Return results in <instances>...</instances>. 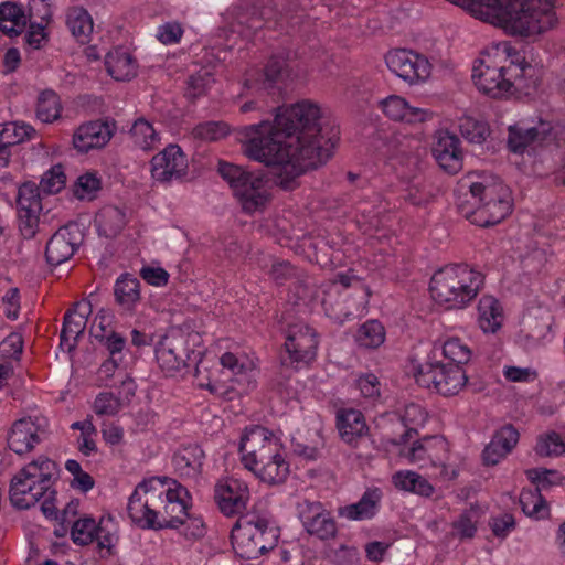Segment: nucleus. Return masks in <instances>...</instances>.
I'll return each instance as SVG.
<instances>
[{
  "label": "nucleus",
  "instance_id": "1",
  "mask_svg": "<svg viewBox=\"0 0 565 565\" xmlns=\"http://www.w3.org/2000/svg\"><path fill=\"white\" fill-rule=\"evenodd\" d=\"M320 107L309 100L279 107L274 122L260 121L239 130L243 153L274 167V182L285 191L297 186L307 170L323 166L334 142L321 134Z\"/></svg>",
  "mask_w": 565,
  "mask_h": 565
},
{
  "label": "nucleus",
  "instance_id": "2",
  "mask_svg": "<svg viewBox=\"0 0 565 565\" xmlns=\"http://www.w3.org/2000/svg\"><path fill=\"white\" fill-rule=\"evenodd\" d=\"M498 52L504 56L502 62L490 55L482 58L472 68V79L477 88L491 98H502L515 92H525L536 87L534 67L509 43L502 42Z\"/></svg>",
  "mask_w": 565,
  "mask_h": 565
},
{
  "label": "nucleus",
  "instance_id": "3",
  "mask_svg": "<svg viewBox=\"0 0 565 565\" xmlns=\"http://www.w3.org/2000/svg\"><path fill=\"white\" fill-rule=\"evenodd\" d=\"M458 212L481 227L495 225L511 212L513 200L510 189L499 178L468 180L460 183L456 200Z\"/></svg>",
  "mask_w": 565,
  "mask_h": 565
},
{
  "label": "nucleus",
  "instance_id": "4",
  "mask_svg": "<svg viewBox=\"0 0 565 565\" xmlns=\"http://www.w3.org/2000/svg\"><path fill=\"white\" fill-rule=\"evenodd\" d=\"M58 467L47 457H39L20 469L11 479L9 498L13 507L26 510L41 499V511L50 520L58 519L54 483Z\"/></svg>",
  "mask_w": 565,
  "mask_h": 565
},
{
  "label": "nucleus",
  "instance_id": "5",
  "mask_svg": "<svg viewBox=\"0 0 565 565\" xmlns=\"http://www.w3.org/2000/svg\"><path fill=\"white\" fill-rule=\"evenodd\" d=\"M242 462L257 478L268 484L284 483L290 472L289 462L280 441L271 430L252 426L245 430L239 444Z\"/></svg>",
  "mask_w": 565,
  "mask_h": 565
},
{
  "label": "nucleus",
  "instance_id": "6",
  "mask_svg": "<svg viewBox=\"0 0 565 565\" xmlns=\"http://www.w3.org/2000/svg\"><path fill=\"white\" fill-rule=\"evenodd\" d=\"M483 275L467 264H450L433 275L429 290L433 299L446 309H462L479 294Z\"/></svg>",
  "mask_w": 565,
  "mask_h": 565
},
{
  "label": "nucleus",
  "instance_id": "7",
  "mask_svg": "<svg viewBox=\"0 0 565 565\" xmlns=\"http://www.w3.org/2000/svg\"><path fill=\"white\" fill-rule=\"evenodd\" d=\"M278 539L277 527L266 516L256 513L241 515L231 532L233 548L244 559H256L274 550Z\"/></svg>",
  "mask_w": 565,
  "mask_h": 565
},
{
  "label": "nucleus",
  "instance_id": "8",
  "mask_svg": "<svg viewBox=\"0 0 565 565\" xmlns=\"http://www.w3.org/2000/svg\"><path fill=\"white\" fill-rule=\"evenodd\" d=\"M217 171L228 183L244 213L254 214L265 210L270 193L263 173L250 172L225 161L218 162Z\"/></svg>",
  "mask_w": 565,
  "mask_h": 565
},
{
  "label": "nucleus",
  "instance_id": "9",
  "mask_svg": "<svg viewBox=\"0 0 565 565\" xmlns=\"http://www.w3.org/2000/svg\"><path fill=\"white\" fill-rule=\"evenodd\" d=\"M199 343L200 335L196 332L185 333L178 330L164 335L154 350L158 366L167 376L181 374L189 367L191 354L195 355V350L190 344L194 348Z\"/></svg>",
  "mask_w": 565,
  "mask_h": 565
},
{
  "label": "nucleus",
  "instance_id": "10",
  "mask_svg": "<svg viewBox=\"0 0 565 565\" xmlns=\"http://www.w3.org/2000/svg\"><path fill=\"white\" fill-rule=\"evenodd\" d=\"M166 481L159 478L143 480L137 484L127 504L128 515L141 529H156L157 510L163 503Z\"/></svg>",
  "mask_w": 565,
  "mask_h": 565
},
{
  "label": "nucleus",
  "instance_id": "11",
  "mask_svg": "<svg viewBox=\"0 0 565 565\" xmlns=\"http://www.w3.org/2000/svg\"><path fill=\"white\" fill-rule=\"evenodd\" d=\"M416 382L426 388H434L444 396H452L466 385L468 377L462 366L441 361L425 362L413 367Z\"/></svg>",
  "mask_w": 565,
  "mask_h": 565
},
{
  "label": "nucleus",
  "instance_id": "12",
  "mask_svg": "<svg viewBox=\"0 0 565 565\" xmlns=\"http://www.w3.org/2000/svg\"><path fill=\"white\" fill-rule=\"evenodd\" d=\"M564 139V130L559 125L539 119L533 126L524 121L508 128V148L511 152L522 154L530 147L557 143Z\"/></svg>",
  "mask_w": 565,
  "mask_h": 565
},
{
  "label": "nucleus",
  "instance_id": "13",
  "mask_svg": "<svg viewBox=\"0 0 565 565\" xmlns=\"http://www.w3.org/2000/svg\"><path fill=\"white\" fill-rule=\"evenodd\" d=\"M287 359H282V372H289V365L295 369L308 365L315 360L318 348L316 331L306 323L289 326L285 341Z\"/></svg>",
  "mask_w": 565,
  "mask_h": 565
},
{
  "label": "nucleus",
  "instance_id": "14",
  "mask_svg": "<svg viewBox=\"0 0 565 565\" xmlns=\"http://www.w3.org/2000/svg\"><path fill=\"white\" fill-rule=\"evenodd\" d=\"M388 70L408 85H420L431 75L433 65L424 54L407 49H395L385 55Z\"/></svg>",
  "mask_w": 565,
  "mask_h": 565
},
{
  "label": "nucleus",
  "instance_id": "15",
  "mask_svg": "<svg viewBox=\"0 0 565 565\" xmlns=\"http://www.w3.org/2000/svg\"><path fill=\"white\" fill-rule=\"evenodd\" d=\"M166 488L163 503L157 510V524L154 530L178 529L188 519L189 491L175 480Z\"/></svg>",
  "mask_w": 565,
  "mask_h": 565
},
{
  "label": "nucleus",
  "instance_id": "16",
  "mask_svg": "<svg viewBox=\"0 0 565 565\" xmlns=\"http://www.w3.org/2000/svg\"><path fill=\"white\" fill-rule=\"evenodd\" d=\"M47 423L44 417H24L15 420L8 434V446L18 455L34 449L46 435Z\"/></svg>",
  "mask_w": 565,
  "mask_h": 565
},
{
  "label": "nucleus",
  "instance_id": "17",
  "mask_svg": "<svg viewBox=\"0 0 565 565\" xmlns=\"http://www.w3.org/2000/svg\"><path fill=\"white\" fill-rule=\"evenodd\" d=\"M186 170L188 159L178 145H168L151 159V175L162 184L182 179Z\"/></svg>",
  "mask_w": 565,
  "mask_h": 565
},
{
  "label": "nucleus",
  "instance_id": "18",
  "mask_svg": "<svg viewBox=\"0 0 565 565\" xmlns=\"http://www.w3.org/2000/svg\"><path fill=\"white\" fill-rule=\"evenodd\" d=\"M249 497L247 483L236 478L223 479L214 488V500L226 516L243 515Z\"/></svg>",
  "mask_w": 565,
  "mask_h": 565
},
{
  "label": "nucleus",
  "instance_id": "19",
  "mask_svg": "<svg viewBox=\"0 0 565 565\" xmlns=\"http://www.w3.org/2000/svg\"><path fill=\"white\" fill-rule=\"evenodd\" d=\"M83 241L77 225L60 227L49 239L45 248V258L49 265L58 266L67 262L77 250Z\"/></svg>",
  "mask_w": 565,
  "mask_h": 565
},
{
  "label": "nucleus",
  "instance_id": "20",
  "mask_svg": "<svg viewBox=\"0 0 565 565\" xmlns=\"http://www.w3.org/2000/svg\"><path fill=\"white\" fill-rule=\"evenodd\" d=\"M116 131L114 120H93L81 125L73 135L74 148L81 153L104 148Z\"/></svg>",
  "mask_w": 565,
  "mask_h": 565
},
{
  "label": "nucleus",
  "instance_id": "21",
  "mask_svg": "<svg viewBox=\"0 0 565 565\" xmlns=\"http://www.w3.org/2000/svg\"><path fill=\"white\" fill-rule=\"evenodd\" d=\"M92 303L87 300H82L73 305L63 318V327L60 334L61 347L66 350H73L78 338L84 333L88 317L92 315Z\"/></svg>",
  "mask_w": 565,
  "mask_h": 565
},
{
  "label": "nucleus",
  "instance_id": "22",
  "mask_svg": "<svg viewBox=\"0 0 565 565\" xmlns=\"http://www.w3.org/2000/svg\"><path fill=\"white\" fill-rule=\"evenodd\" d=\"M433 154L443 170L455 174L462 169V151L459 138L447 130L439 131L433 146Z\"/></svg>",
  "mask_w": 565,
  "mask_h": 565
},
{
  "label": "nucleus",
  "instance_id": "23",
  "mask_svg": "<svg viewBox=\"0 0 565 565\" xmlns=\"http://www.w3.org/2000/svg\"><path fill=\"white\" fill-rule=\"evenodd\" d=\"M337 427L341 439L352 447H359L367 441L369 427L360 411L353 408L339 411Z\"/></svg>",
  "mask_w": 565,
  "mask_h": 565
},
{
  "label": "nucleus",
  "instance_id": "24",
  "mask_svg": "<svg viewBox=\"0 0 565 565\" xmlns=\"http://www.w3.org/2000/svg\"><path fill=\"white\" fill-rule=\"evenodd\" d=\"M302 524L307 532L316 535L321 540L334 537L337 534V525L334 520L322 510L319 502H306L305 508L300 511Z\"/></svg>",
  "mask_w": 565,
  "mask_h": 565
},
{
  "label": "nucleus",
  "instance_id": "25",
  "mask_svg": "<svg viewBox=\"0 0 565 565\" xmlns=\"http://www.w3.org/2000/svg\"><path fill=\"white\" fill-rule=\"evenodd\" d=\"M379 106L392 120L406 124L424 122L430 116L427 109L411 106L405 98L397 95H391L382 99Z\"/></svg>",
  "mask_w": 565,
  "mask_h": 565
},
{
  "label": "nucleus",
  "instance_id": "26",
  "mask_svg": "<svg viewBox=\"0 0 565 565\" xmlns=\"http://www.w3.org/2000/svg\"><path fill=\"white\" fill-rule=\"evenodd\" d=\"M519 440V431L512 425H505L499 429L486 446L482 452L484 465L499 463L515 447Z\"/></svg>",
  "mask_w": 565,
  "mask_h": 565
},
{
  "label": "nucleus",
  "instance_id": "27",
  "mask_svg": "<svg viewBox=\"0 0 565 565\" xmlns=\"http://www.w3.org/2000/svg\"><path fill=\"white\" fill-rule=\"evenodd\" d=\"M105 66L108 74L116 81H130L137 75L136 58L121 47L107 53Z\"/></svg>",
  "mask_w": 565,
  "mask_h": 565
},
{
  "label": "nucleus",
  "instance_id": "28",
  "mask_svg": "<svg viewBox=\"0 0 565 565\" xmlns=\"http://www.w3.org/2000/svg\"><path fill=\"white\" fill-rule=\"evenodd\" d=\"M380 499L381 494L377 489H369L363 493L358 502L340 507L338 509V515L349 521L371 519L375 515Z\"/></svg>",
  "mask_w": 565,
  "mask_h": 565
},
{
  "label": "nucleus",
  "instance_id": "29",
  "mask_svg": "<svg viewBox=\"0 0 565 565\" xmlns=\"http://www.w3.org/2000/svg\"><path fill=\"white\" fill-rule=\"evenodd\" d=\"M290 51L282 49L274 53L264 66V81L265 88H274L284 83L290 75L289 60Z\"/></svg>",
  "mask_w": 565,
  "mask_h": 565
},
{
  "label": "nucleus",
  "instance_id": "30",
  "mask_svg": "<svg viewBox=\"0 0 565 565\" xmlns=\"http://www.w3.org/2000/svg\"><path fill=\"white\" fill-rule=\"evenodd\" d=\"M478 322L486 333L497 332L503 322V310L497 298L484 295L478 303Z\"/></svg>",
  "mask_w": 565,
  "mask_h": 565
},
{
  "label": "nucleus",
  "instance_id": "31",
  "mask_svg": "<svg viewBox=\"0 0 565 565\" xmlns=\"http://www.w3.org/2000/svg\"><path fill=\"white\" fill-rule=\"evenodd\" d=\"M204 457V451L199 445H191L173 456V465L181 476L196 478L201 473Z\"/></svg>",
  "mask_w": 565,
  "mask_h": 565
},
{
  "label": "nucleus",
  "instance_id": "32",
  "mask_svg": "<svg viewBox=\"0 0 565 565\" xmlns=\"http://www.w3.org/2000/svg\"><path fill=\"white\" fill-rule=\"evenodd\" d=\"M553 315L548 307H531L526 311L525 323L529 329V338L540 341L546 339L552 330Z\"/></svg>",
  "mask_w": 565,
  "mask_h": 565
},
{
  "label": "nucleus",
  "instance_id": "33",
  "mask_svg": "<svg viewBox=\"0 0 565 565\" xmlns=\"http://www.w3.org/2000/svg\"><path fill=\"white\" fill-rule=\"evenodd\" d=\"M114 295L124 310H132L141 298L139 279L127 273L120 275L115 282Z\"/></svg>",
  "mask_w": 565,
  "mask_h": 565
},
{
  "label": "nucleus",
  "instance_id": "34",
  "mask_svg": "<svg viewBox=\"0 0 565 565\" xmlns=\"http://www.w3.org/2000/svg\"><path fill=\"white\" fill-rule=\"evenodd\" d=\"M28 18L23 9L13 2L0 3V30L9 36L21 34L26 25Z\"/></svg>",
  "mask_w": 565,
  "mask_h": 565
},
{
  "label": "nucleus",
  "instance_id": "35",
  "mask_svg": "<svg viewBox=\"0 0 565 565\" xmlns=\"http://www.w3.org/2000/svg\"><path fill=\"white\" fill-rule=\"evenodd\" d=\"M66 25L72 35L82 44L89 41L93 32V19L87 10L73 7L66 13Z\"/></svg>",
  "mask_w": 565,
  "mask_h": 565
},
{
  "label": "nucleus",
  "instance_id": "36",
  "mask_svg": "<svg viewBox=\"0 0 565 565\" xmlns=\"http://www.w3.org/2000/svg\"><path fill=\"white\" fill-rule=\"evenodd\" d=\"M63 110L60 96L53 89L42 90L36 98L35 116L44 124L60 119Z\"/></svg>",
  "mask_w": 565,
  "mask_h": 565
},
{
  "label": "nucleus",
  "instance_id": "37",
  "mask_svg": "<svg viewBox=\"0 0 565 565\" xmlns=\"http://www.w3.org/2000/svg\"><path fill=\"white\" fill-rule=\"evenodd\" d=\"M392 481L397 489L423 497H430L434 492V487L427 479L411 470L397 471L393 475Z\"/></svg>",
  "mask_w": 565,
  "mask_h": 565
},
{
  "label": "nucleus",
  "instance_id": "38",
  "mask_svg": "<svg viewBox=\"0 0 565 565\" xmlns=\"http://www.w3.org/2000/svg\"><path fill=\"white\" fill-rule=\"evenodd\" d=\"M427 420V412L418 404L412 403L404 409L402 422L406 427V431L398 440H392L394 445L406 444L408 439L417 434V427L423 426Z\"/></svg>",
  "mask_w": 565,
  "mask_h": 565
},
{
  "label": "nucleus",
  "instance_id": "39",
  "mask_svg": "<svg viewBox=\"0 0 565 565\" xmlns=\"http://www.w3.org/2000/svg\"><path fill=\"white\" fill-rule=\"evenodd\" d=\"M385 340V329L377 320H367L356 331V343L365 349H376Z\"/></svg>",
  "mask_w": 565,
  "mask_h": 565
},
{
  "label": "nucleus",
  "instance_id": "40",
  "mask_svg": "<svg viewBox=\"0 0 565 565\" xmlns=\"http://www.w3.org/2000/svg\"><path fill=\"white\" fill-rule=\"evenodd\" d=\"M522 511L531 518L542 520L548 516L550 509L546 500L537 490H522L520 494Z\"/></svg>",
  "mask_w": 565,
  "mask_h": 565
},
{
  "label": "nucleus",
  "instance_id": "41",
  "mask_svg": "<svg viewBox=\"0 0 565 565\" xmlns=\"http://www.w3.org/2000/svg\"><path fill=\"white\" fill-rule=\"evenodd\" d=\"M35 135L36 130L30 124L23 121L0 125V139L11 146L31 140Z\"/></svg>",
  "mask_w": 565,
  "mask_h": 565
},
{
  "label": "nucleus",
  "instance_id": "42",
  "mask_svg": "<svg viewBox=\"0 0 565 565\" xmlns=\"http://www.w3.org/2000/svg\"><path fill=\"white\" fill-rule=\"evenodd\" d=\"M40 188L32 181L22 183L18 189L17 210L18 212H41L42 203Z\"/></svg>",
  "mask_w": 565,
  "mask_h": 565
},
{
  "label": "nucleus",
  "instance_id": "43",
  "mask_svg": "<svg viewBox=\"0 0 565 565\" xmlns=\"http://www.w3.org/2000/svg\"><path fill=\"white\" fill-rule=\"evenodd\" d=\"M459 131L467 141L477 145L483 143L490 135L487 122L470 116H462L459 119Z\"/></svg>",
  "mask_w": 565,
  "mask_h": 565
},
{
  "label": "nucleus",
  "instance_id": "44",
  "mask_svg": "<svg viewBox=\"0 0 565 565\" xmlns=\"http://www.w3.org/2000/svg\"><path fill=\"white\" fill-rule=\"evenodd\" d=\"M440 349L444 358L448 361L447 363H451L452 365L462 366L468 363L471 358L469 347L457 338L447 340Z\"/></svg>",
  "mask_w": 565,
  "mask_h": 565
},
{
  "label": "nucleus",
  "instance_id": "45",
  "mask_svg": "<svg viewBox=\"0 0 565 565\" xmlns=\"http://www.w3.org/2000/svg\"><path fill=\"white\" fill-rule=\"evenodd\" d=\"M424 450L427 461L433 466H445L448 460V443L439 436H428L424 438Z\"/></svg>",
  "mask_w": 565,
  "mask_h": 565
},
{
  "label": "nucleus",
  "instance_id": "46",
  "mask_svg": "<svg viewBox=\"0 0 565 565\" xmlns=\"http://www.w3.org/2000/svg\"><path fill=\"white\" fill-rule=\"evenodd\" d=\"M130 134L135 143L143 150L152 148L158 140L154 128L145 118H138L134 122Z\"/></svg>",
  "mask_w": 565,
  "mask_h": 565
},
{
  "label": "nucleus",
  "instance_id": "47",
  "mask_svg": "<svg viewBox=\"0 0 565 565\" xmlns=\"http://www.w3.org/2000/svg\"><path fill=\"white\" fill-rule=\"evenodd\" d=\"M99 529L93 518H84L74 522L71 535L74 543L87 545L94 542L95 537L98 536Z\"/></svg>",
  "mask_w": 565,
  "mask_h": 565
},
{
  "label": "nucleus",
  "instance_id": "48",
  "mask_svg": "<svg viewBox=\"0 0 565 565\" xmlns=\"http://www.w3.org/2000/svg\"><path fill=\"white\" fill-rule=\"evenodd\" d=\"M535 451L541 457L559 456L565 454L564 437L555 431L540 436L535 446Z\"/></svg>",
  "mask_w": 565,
  "mask_h": 565
},
{
  "label": "nucleus",
  "instance_id": "49",
  "mask_svg": "<svg viewBox=\"0 0 565 565\" xmlns=\"http://www.w3.org/2000/svg\"><path fill=\"white\" fill-rule=\"evenodd\" d=\"M213 83L214 78L207 71L191 75L186 82L185 97L194 102L196 98L205 95Z\"/></svg>",
  "mask_w": 565,
  "mask_h": 565
},
{
  "label": "nucleus",
  "instance_id": "50",
  "mask_svg": "<svg viewBox=\"0 0 565 565\" xmlns=\"http://www.w3.org/2000/svg\"><path fill=\"white\" fill-rule=\"evenodd\" d=\"M527 479L536 486L535 490H546L562 481V477L556 470L545 468H532L525 471Z\"/></svg>",
  "mask_w": 565,
  "mask_h": 565
},
{
  "label": "nucleus",
  "instance_id": "51",
  "mask_svg": "<svg viewBox=\"0 0 565 565\" xmlns=\"http://www.w3.org/2000/svg\"><path fill=\"white\" fill-rule=\"evenodd\" d=\"M66 183V175L62 164L53 166L46 171L40 182V186L43 192L47 194L58 193Z\"/></svg>",
  "mask_w": 565,
  "mask_h": 565
},
{
  "label": "nucleus",
  "instance_id": "52",
  "mask_svg": "<svg viewBox=\"0 0 565 565\" xmlns=\"http://www.w3.org/2000/svg\"><path fill=\"white\" fill-rule=\"evenodd\" d=\"M193 134L196 138L215 141L228 134V126L222 121H207L198 125Z\"/></svg>",
  "mask_w": 565,
  "mask_h": 565
},
{
  "label": "nucleus",
  "instance_id": "53",
  "mask_svg": "<svg viewBox=\"0 0 565 565\" xmlns=\"http://www.w3.org/2000/svg\"><path fill=\"white\" fill-rule=\"evenodd\" d=\"M120 408V398L109 392L99 393L94 402V411L99 416H115Z\"/></svg>",
  "mask_w": 565,
  "mask_h": 565
},
{
  "label": "nucleus",
  "instance_id": "54",
  "mask_svg": "<svg viewBox=\"0 0 565 565\" xmlns=\"http://www.w3.org/2000/svg\"><path fill=\"white\" fill-rule=\"evenodd\" d=\"M23 351V337L19 332H11L0 342V356L7 360H18Z\"/></svg>",
  "mask_w": 565,
  "mask_h": 565
},
{
  "label": "nucleus",
  "instance_id": "55",
  "mask_svg": "<svg viewBox=\"0 0 565 565\" xmlns=\"http://www.w3.org/2000/svg\"><path fill=\"white\" fill-rule=\"evenodd\" d=\"M269 275L277 285H285L288 281L299 280L298 270L286 260H278L271 265Z\"/></svg>",
  "mask_w": 565,
  "mask_h": 565
},
{
  "label": "nucleus",
  "instance_id": "56",
  "mask_svg": "<svg viewBox=\"0 0 565 565\" xmlns=\"http://www.w3.org/2000/svg\"><path fill=\"white\" fill-rule=\"evenodd\" d=\"M100 189V180L94 173L81 175L75 184L74 194L81 199H92Z\"/></svg>",
  "mask_w": 565,
  "mask_h": 565
},
{
  "label": "nucleus",
  "instance_id": "57",
  "mask_svg": "<svg viewBox=\"0 0 565 565\" xmlns=\"http://www.w3.org/2000/svg\"><path fill=\"white\" fill-rule=\"evenodd\" d=\"M92 334L100 344L106 348L110 356H115L116 354L121 353L126 345V339L115 331H109L108 333H98L93 329Z\"/></svg>",
  "mask_w": 565,
  "mask_h": 565
},
{
  "label": "nucleus",
  "instance_id": "58",
  "mask_svg": "<svg viewBox=\"0 0 565 565\" xmlns=\"http://www.w3.org/2000/svg\"><path fill=\"white\" fill-rule=\"evenodd\" d=\"M41 212H18L19 230L21 235L31 239L35 236L39 230V217Z\"/></svg>",
  "mask_w": 565,
  "mask_h": 565
},
{
  "label": "nucleus",
  "instance_id": "59",
  "mask_svg": "<svg viewBox=\"0 0 565 565\" xmlns=\"http://www.w3.org/2000/svg\"><path fill=\"white\" fill-rule=\"evenodd\" d=\"M183 28L178 22H166L158 28L157 39L164 45L177 44L183 35Z\"/></svg>",
  "mask_w": 565,
  "mask_h": 565
},
{
  "label": "nucleus",
  "instance_id": "60",
  "mask_svg": "<svg viewBox=\"0 0 565 565\" xmlns=\"http://www.w3.org/2000/svg\"><path fill=\"white\" fill-rule=\"evenodd\" d=\"M489 525L497 537L504 539L515 527V520L512 514L504 513L491 518Z\"/></svg>",
  "mask_w": 565,
  "mask_h": 565
},
{
  "label": "nucleus",
  "instance_id": "61",
  "mask_svg": "<svg viewBox=\"0 0 565 565\" xmlns=\"http://www.w3.org/2000/svg\"><path fill=\"white\" fill-rule=\"evenodd\" d=\"M24 42L29 49H41L47 42L44 26L41 24H31L24 34Z\"/></svg>",
  "mask_w": 565,
  "mask_h": 565
},
{
  "label": "nucleus",
  "instance_id": "62",
  "mask_svg": "<svg viewBox=\"0 0 565 565\" xmlns=\"http://www.w3.org/2000/svg\"><path fill=\"white\" fill-rule=\"evenodd\" d=\"M358 387L364 397L375 398L380 396V382L372 373L360 376L358 379Z\"/></svg>",
  "mask_w": 565,
  "mask_h": 565
},
{
  "label": "nucleus",
  "instance_id": "63",
  "mask_svg": "<svg viewBox=\"0 0 565 565\" xmlns=\"http://www.w3.org/2000/svg\"><path fill=\"white\" fill-rule=\"evenodd\" d=\"M452 527L460 539H471L475 536L477 531L475 522L471 520L470 514L467 512L460 514L459 518L454 521Z\"/></svg>",
  "mask_w": 565,
  "mask_h": 565
},
{
  "label": "nucleus",
  "instance_id": "64",
  "mask_svg": "<svg viewBox=\"0 0 565 565\" xmlns=\"http://www.w3.org/2000/svg\"><path fill=\"white\" fill-rule=\"evenodd\" d=\"M140 276L148 284L157 287L166 286L169 280L168 271L161 267H143Z\"/></svg>",
  "mask_w": 565,
  "mask_h": 565
}]
</instances>
